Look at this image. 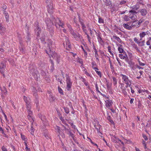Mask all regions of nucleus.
Here are the masks:
<instances>
[{"label": "nucleus", "mask_w": 151, "mask_h": 151, "mask_svg": "<svg viewBox=\"0 0 151 151\" xmlns=\"http://www.w3.org/2000/svg\"><path fill=\"white\" fill-rule=\"evenodd\" d=\"M86 34L87 35L88 39L89 42H90V43H91V38H90L89 36L87 34Z\"/></svg>", "instance_id": "obj_48"}, {"label": "nucleus", "mask_w": 151, "mask_h": 151, "mask_svg": "<svg viewBox=\"0 0 151 151\" xmlns=\"http://www.w3.org/2000/svg\"><path fill=\"white\" fill-rule=\"evenodd\" d=\"M21 138L24 141V142H27V139L26 137H25V136L22 134L21 135Z\"/></svg>", "instance_id": "obj_33"}, {"label": "nucleus", "mask_w": 151, "mask_h": 151, "mask_svg": "<svg viewBox=\"0 0 151 151\" xmlns=\"http://www.w3.org/2000/svg\"><path fill=\"white\" fill-rule=\"evenodd\" d=\"M113 81L114 84V85H116L117 83L116 79L115 77H113Z\"/></svg>", "instance_id": "obj_36"}, {"label": "nucleus", "mask_w": 151, "mask_h": 151, "mask_svg": "<svg viewBox=\"0 0 151 151\" xmlns=\"http://www.w3.org/2000/svg\"><path fill=\"white\" fill-rule=\"evenodd\" d=\"M123 25L125 28L127 29L131 30L132 29L131 23H128L127 24H124Z\"/></svg>", "instance_id": "obj_10"}, {"label": "nucleus", "mask_w": 151, "mask_h": 151, "mask_svg": "<svg viewBox=\"0 0 151 151\" xmlns=\"http://www.w3.org/2000/svg\"><path fill=\"white\" fill-rule=\"evenodd\" d=\"M55 98L54 97L52 96V95H50V101H53L54 100Z\"/></svg>", "instance_id": "obj_41"}, {"label": "nucleus", "mask_w": 151, "mask_h": 151, "mask_svg": "<svg viewBox=\"0 0 151 151\" xmlns=\"http://www.w3.org/2000/svg\"><path fill=\"white\" fill-rule=\"evenodd\" d=\"M0 131L1 132V133L2 134H4V131L2 128L1 127H0Z\"/></svg>", "instance_id": "obj_56"}, {"label": "nucleus", "mask_w": 151, "mask_h": 151, "mask_svg": "<svg viewBox=\"0 0 151 151\" xmlns=\"http://www.w3.org/2000/svg\"><path fill=\"white\" fill-rule=\"evenodd\" d=\"M99 22L100 23H104V20L101 18L99 17Z\"/></svg>", "instance_id": "obj_37"}, {"label": "nucleus", "mask_w": 151, "mask_h": 151, "mask_svg": "<svg viewBox=\"0 0 151 151\" xmlns=\"http://www.w3.org/2000/svg\"><path fill=\"white\" fill-rule=\"evenodd\" d=\"M70 136L73 138V139H74V135L71 132H70Z\"/></svg>", "instance_id": "obj_57"}, {"label": "nucleus", "mask_w": 151, "mask_h": 151, "mask_svg": "<svg viewBox=\"0 0 151 151\" xmlns=\"http://www.w3.org/2000/svg\"><path fill=\"white\" fill-rule=\"evenodd\" d=\"M52 22H51L49 19H47L46 20L45 22L47 24V29H50V32L51 35H52L53 32V30L51 26L52 24H55L56 27H61L62 28L64 27V25L62 22H61L60 20L58 18L55 19L54 17H52Z\"/></svg>", "instance_id": "obj_1"}, {"label": "nucleus", "mask_w": 151, "mask_h": 151, "mask_svg": "<svg viewBox=\"0 0 151 151\" xmlns=\"http://www.w3.org/2000/svg\"><path fill=\"white\" fill-rule=\"evenodd\" d=\"M5 66L3 63H1L0 65V72L4 76V68Z\"/></svg>", "instance_id": "obj_11"}, {"label": "nucleus", "mask_w": 151, "mask_h": 151, "mask_svg": "<svg viewBox=\"0 0 151 151\" xmlns=\"http://www.w3.org/2000/svg\"><path fill=\"white\" fill-rule=\"evenodd\" d=\"M60 132L61 133V134H60V135L62 136V137H63V138L64 137L65 135H64V134L63 133V132H61V131H60Z\"/></svg>", "instance_id": "obj_54"}, {"label": "nucleus", "mask_w": 151, "mask_h": 151, "mask_svg": "<svg viewBox=\"0 0 151 151\" xmlns=\"http://www.w3.org/2000/svg\"><path fill=\"white\" fill-rule=\"evenodd\" d=\"M146 43L147 45H150V41L148 40L146 42Z\"/></svg>", "instance_id": "obj_53"}, {"label": "nucleus", "mask_w": 151, "mask_h": 151, "mask_svg": "<svg viewBox=\"0 0 151 151\" xmlns=\"http://www.w3.org/2000/svg\"><path fill=\"white\" fill-rule=\"evenodd\" d=\"M38 116L40 118H41V119L43 121V122L46 123V120L45 119V117L44 115L40 114H38Z\"/></svg>", "instance_id": "obj_18"}, {"label": "nucleus", "mask_w": 151, "mask_h": 151, "mask_svg": "<svg viewBox=\"0 0 151 151\" xmlns=\"http://www.w3.org/2000/svg\"><path fill=\"white\" fill-rule=\"evenodd\" d=\"M2 151H8L7 149L4 146H3L2 147Z\"/></svg>", "instance_id": "obj_46"}, {"label": "nucleus", "mask_w": 151, "mask_h": 151, "mask_svg": "<svg viewBox=\"0 0 151 151\" xmlns=\"http://www.w3.org/2000/svg\"><path fill=\"white\" fill-rule=\"evenodd\" d=\"M121 76H122L123 82L127 85L126 87L127 88L128 86H130L131 84L132 81L129 80L128 77L126 75L122 74Z\"/></svg>", "instance_id": "obj_5"}, {"label": "nucleus", "mask_w": 151, "mask_h": 151, "mask_svg": "<svg viewBox=\"0 0 151 151\" xmlns=\"http://www.w3.org/2000/svg\"><path fill=\"white\" fill-rule=\"evenodd\" d=\"M119 58L122 59H125L126 61L127 62L128 61V60L127 59V56L126 55H123L122 54H119Z\"/></svg>", "instance_id": "obj_16"}, {"label": "nucleus", "mask_w": 151, "mask_h": 151, "mask_svg": "<svg viewBox=\"0 0 151 151\" xmlns=\"http://www.w3.org/2000/svg\"><path fill=\"white\" fill-rule=\"evenodd\" d=\"M108 51L110 53V54L112 56H113V54L112 53V52H111V48L109 46L108 47Z\"/></svg>", "instance_id": "obj_34"}, {"label": "nucleus", "mask_w": 151, "mask_h": 151, "mask_svg": "<svg viewBox=\"0 0 151 151\" xmlns=\"http://www.w3.org/2000/svg\"><path fill=\"white\" fill-rule=\"evenodd\" d=\"M81 24L82 26V28L84 32L86 34H87V31L85 29V26L84 24L81 22Z\"/></svg>", "instance_id": "obj_28"}, {"label": "nucleus", "mask_w": 151, "mask_h": 151, "mask_svg": "<svg viewBox=\"0 0 151 151\" xmlns=\"http://www.w3.org/2000/svg\"><path fill=\"white\" fill-rule=\"evenodd\" d=\"M143 137L145 140H147L148 139L147 137L144 134L143 135Z\"/></svg>", "instance_id": "obj_51"}, {"label": "nucleus", "mask_w": 151, "mask_h": 151, "mask_svg": "<svg viewBox=\"0 0 151 151\" xmlns=\"http://www.w3.org/2000/svg\"><path fill=\"white\" fill-rule=\"evenodd\" d=\"M27 109V113L28 114L27 118L29 121L32 122V124L34 122V118L32 116V112L30 110L31 109V106L30 102L28 103V104H26Z\"/></svg>", "instance_id": "obj_3"}, {"label": "nucleus", "mask_w": 151, "mask_h": 151, "mask_svg": "<svg viewBox=\"0 0 151 151\" xmlns=\"http://www.w3.org/2000/svg\"><path fill=\"white\" fill-rule=\"evenodd\" d=\"M121 88L122 90V92L124 95H126L127 94V92L126 91V89L125 87L124 86H121Z\"/></svg>", "instance_id": "obj_24"}, {"label": "nucleus", "mask_w": 151, "mask_h": 151, "mask_svg": "<svg viewBox=\"0 0 151 151\" xmlns=\"http://www.w3.org/2000/svg\"><path fill=\"white\" fill-rule=\"evenodd\" d=\"M146 92L147 93H149V92L147 90H146L145 89H141L138 91V92L139 93H142V92Z\"/></svg>", "instance_id": "obj_27"}, {"label": "nucleus", "mask_w": 151, "mask_h": 151, "mask_svg": "<svg viewBox=\"0 0 151 151\" xmlns=\"http://www.w3.org/2000/svg\"><path fill=\"white\" fill-rule=\"evenodd\" d=\"M5 31V29L4 28L0 30V33L1 35H3Z\"/></svg>", "instance_id": "obj_38"}, {"label": "nucleus", "mask_w": 151, "mask_h": 151, "mask_svg": "<svg viewBox=\"0 0 151 151\" xmlns=\"http://www.w3.org/2000/svg\"><path fill=\"white\" fill-rule=\"evenodd\" d=\"M116 142L117 141H119L122 144H124L123 142L122 141H121L120 140H119V139H116Z\"/></svg>", "instance_id": "obj_58"}, {"label": "nucleus", "mask_w": 151, "mask_h": 151, "mask_svg": "<svg viewBox=\"0 0 151 151\" xmlns=\"http://www.w3.org/2000/svg\"><path fill=\"white\" fill-rule=\"evenodd\" d=\"M35 34L37 36H39L40 33L41 31L40 30V29L38 26H37L36 28L35 29Z\"/></svg>", "instance_id": "obj_13"}, {"label": "nucleus", "mask_w": 151, "mask_h": 151, "mask_svg": "<svg viewBox=\"0 0 151 151\" xmlns=\"http://www.w3.org/2000/svg\"><path fill=\"white\" fill-rule=\"evenodd\" d=\"M1 111L2 114L4 115L5 119L6 120H7V116H6V115L4 113V111L2 110L1 109Z\"/></svg>", "instance_id": "obj_43"}, {"label": "nucleus", "mask_w": 151, "mask_h": 151, "mask_svg": "<svg viewBox=\"0 0 151 151\" xmlns=\"http://www.w3.org/2000/svg\"><path fill=\"white\" fill-rule=\"evenodd\" d=\"M146 34L147 32H142V33H140L139 34V36L140 37V40H142V38L144 37Z\"/></svg>", "instance_id": "obj_21"}, {"label": "nucleus", "mask_w": 151, "mask_h": 151, "mask_svg": "<svg viewBox=\"0 0 151 151\" xmlns=\"http://www.w3.org/2000/svg\"><path fill=\"white\" fill-rule=\"evenodd\" d=\"M23 99L26 104L30 102V99L29 98L26 97L25 96H23Z\"/></svg>", "instance_id": "obj_22"}, {"label": "nucleus", "mask_w": 151, "mask_h": 151, "mask_svg": "<svg viewBox=\"0 0 151 151\" xmlns=\"http://www.w3.org/2000/svg\"><path fill=\"white\" fill-rule=\"evenodd\" d=\"M134 41L137 43H138L139 41L138 40V39H137L135 37L134 38Z\"/></svg>", "instance_id": "obj_47"}, {"label": "nucleus", "mask_w": 151, "mask_h": 151, "mask_svg": "<svg viewBox=\"0 0 151 151\" xmlns=\"http://www.w3.org/2000/svg\"><path fill=\"white\" fill-rule=\"evenodd\" d=\"M58 90L59 92L61 94H63V91L61 88L58 87Z\"/></svg>", "instance_id": "obj_39"}, {"label": "nucleus", "mask_w": 151, "mask_h": 151, "mask_svg": "<svg viewBox=\"0 0 151 151\" xmlns=\"http://www.w3.org/2000/svg\"><path fill=\"white\" fill-rule=\"evenodd\" d=\"M126 3V1H122L120 2V4L121 5H122L123 4H125Z\"/></svg>", "instance_id": "obj_60"}, {"label": "nucleus", "mask_w": 151, "mask_h": 151, "mask_svg": "<svg viewBox=\"0 0 151 151\" xmlns=\"http://www.w3.org/2000/svg\"><path fill=\"white\" fill-rule=\"evenodd\" d=\"M134 101V99H132L130 100V103L131 104H132L133 103Z\"/></svg>", "instance_id": "obj_61"}, {"label": "nucleus", "mask_w": 151, "mask_h": 151, "mask_svg": "<svg viewBox=\"0 0 151 151\" xmlns=\"http://www.w3.org/2000/svg\"><path fill=\"white\" fill-rule=\"evenodd\" d=\"M77 61L79 62V63H80L81 64H82L83 63V61H82V60L81 59H79V58H78L77 60Z\"/></svg>", "instance_id": "obj_45"}, {"label": "nucleus", "mask_w": 151, "mask_h": 151, "mask_svg": "<svg viewBox=\"0 0 151 151\" xmlns=\"http://www.w3.org/2000/svg\"><path fill=\"white\" fill-rule=\"evenodd\" d=\"M4 28H5L3 27L2 26V25L1 24H0V30H1V29H3Z\"/></svg>", "instance_id": "obj_63"}, {"label": "nucleus", "mask_w": 151, "mask_h": 151, "mask_svg": "<svg viewBox=\"0 0 151 151\" xmlns=\"http://www.w3.org/2000/svg\"><path fill=\"white\" fill-rule=\"evenodd\" d=\"M106 2H105L106 4V6H109L111 4V2L110 0H106Z\"/></svg>", "instance_id": "obj_35"}, {"label": "nucleus", "mask_w": 151, "mask_h": 151, "mask_svg": "<svg viewBox=\"0 0 151 151\" xmlns=\"http://www.w3.org/2000/svg\"><path fill=\"white\" fill-rule=\"evenodd\" d=\"M139 65L141 66H143L145 65V64L144 63H143L142 62H140V61H139Z\"/></svg>", "instance_id": "obj_55"}, {"label": "nucleus", "mask_w": 151, "mask_h": 151, "mask_svg": "<svg viewBox=\"0 0 151 151\" xmlns=\"http://www.w3.org/2000/svg\"><path fill=\"white\" fill-rule=\"evenodd\" d=\"M132 28H133L135 27H138L139 24L138 22H133L132 24H131Z\"/></svg>", "instance_id": "obj_19"}, {"label": "nucleus", "mask_w": 151, "mask_h": 151, "mask_svg": "<svg viewBox=\"0 0 151 151\" xmlns=\"http://www.w3.org/2000/svg\"><path fill=\"white\" fill-rule=\"evenodd\" d=\"M129 18L132 20H134L137 17L136 14L137 12L134 10H132L129 11Z\"/></svg>", "instance_id": "obj_7"}, {"label": "nucleus", "mask_w": 151, "mask_h": 151, "mask_svg": "<svg viewBox=\"0 0 151 151\" xmlns=\"http://www.w3.org/2000/svg\"><path fill=\"white\" fill-rule=\"evenodd\" d=\"M66 47L67 49L70 48L71 47L70 42L68 37H65Z\"/></svg>", "instance_id": "obj_9"}, {"label": "nucleus", "mask_w": 151, "mask_h": 151, "mask_svg": "<svg viewBox=\"0 0 151 151\" xmlns=\"http://www.w3.org/2000/svg\"><path fill=\"white\" fill-rule=\"evenodd\" d=\"M113 39L116 40L118 42L122 44V43H121L122 42V41L119 37H118L115 36H113Z\"/></svg>", "instance_id": "obj_23"}, {"label": "nucleus", "mask_w": 151, "mask_h": 151, "mask_svg": "<svg viewBox=\"0 0 151 151\" xmlns=\"http://www.w3.org/2000/svg\"><path fill=\"white\" fill-rule=\"evenodd\" d=\"M41 40L43 43L44 44L45 43V40L44 38L42 37L41 38Z\"/></svg>", "instance_id": "obj_50"}, {"label": "nucleus", "mask_w": 151, "mask_h": 151, "mask_svg": "<svg viewBox=\"0 0 151 151\" xmlns=\"http://www.w3.org/2000/svg\"><path fill=\"white\" fill-rule=\"evenodd\" d=\"M48 47L49 49L48 51L46 50V52L49 55H50L52 57L57 60V62L59 63L58 61V58H59V56L56 53H55L52 50L51 51V47L50 45H52V42L50 40H49L48 41Z\"/></svg>", "instance_id": "obj_2"}, {"label": "nucleus", "mask_w": 151, "mask_h": 151, "mask_svg": "<svg viewBox=\"0 0 151 151\" xmlns=\"http://www.w3.org/2000/svg\"><path fill=\"white\" fill-rule=\"evenodd\" d=\"M129 17L128 16L126 15H124L123 16V18L126 21H128L129 20Z\"/></svg>", "instance_id": "obj_30"}, {"label": "nucleus", "mask_w": 151, "mask_h": 151, "mask_svg": "<svg viewBox=\"0 0 151 151\" xmlns=\"http://www.w3.org/2000/svg\"><path fill=\"white\" fill-rule=\"evenodd\" d=\"M3 10H5L6 9L7 6L5 5H4L3 6Z\"/></svg>", "instance_id": "obj_59"}, {"label": "nucleus", "mask_w": 151, "mask_h": 151, "mask_svg": "<svg viewBox=\"0 0 151 151\" xmlns=\"http://www.w3.org/2000/svg\"><path fill=\"white\" fill-rule=\"evenodd\" d=\"M67 26L69 29L70 33L76 40H78L81 38V36L78 32H75L72 29L70 24H67Z\"/></svg>", "instance_id": "obj_4"}, {"label": "nucleus", "mask_w": 151, "mask_h": 151, "mask_svg": "<svg viewBox=\"0 0 151 151\" xmlns=\"http://www.w3.org/2000/svg\"><path fill=\"white\" fill-rule=\"evenodd\" d=\"M108 119L109 121L111 123H113V121L111 119H110V116H109L108 117Z\"/></svg>", "instance_id": "obj_44"}, {"label": "nucleus", "mask_w": 151, "mask_h": 151, "mask_svg": "<svg viewBox=\"0 0 151 151\" xmlns=\"http://www.w3.org/2000/svg\"><path fill=\"white\" fill-rule=\"evenodd\" d=\"M56 130H57V131L60 134H61V133L60 132V128L59 127L57 126L56 127Z\"/></svg>", "instance_id": "obj_40"}, {"label": "nucleus", "mask_w": 151, "mask_h": 151, "mask_svg": "<svg viewBox=\"0 0 151 151\" xmlns=\"http://www.w3.org/2000/svg\"><path fill=\"white\" fill-rule=\"evenodd\" d=\"M64 109L66 113L68 114L69 113V110L68 108H64Z\"/></svg>", "instance_id": "obj_42"}, {"label": "nucleus", "mask_w": 151, "mask_h": 151, "mask_svg": "<svg viewBox=\"0 0 151 151\" xmlns=\"http://www.w3.org/2000/svg\"><path fill=\"white\" fill-rule=\"evenodd\" d=\"M116 59H117V61L118 62V64H119V65L120 66H121L122 65L121 64L120 62L119 61V59L117 58Z\"/></svg>", "instance_id": "obj_62"}, {"label": "nucleus", "mask_w": 151, "mask_h": 151, "mask_svg": "<svg viewBox=\"0 0 151 151\" xmlns=\"http://www.w3.org/2000/svg\"><path fill=\"white\" fill-rule=\"evenodd\" d=\"M147 98L150 100H151V95H149Z\"/></svg>", "instance_id": "obj_64"}, {"label": "nucleus", "mask_w": 151, "mask_h": 151, "mask_svg": "<svg viewBox=\"0 0 151 151\" xmlns=\"http://www.w3.org/2000/svg\"><path fill=\"white\" fill-rule=\"evenodd\" d=\"M1 92V96H4V95H5L6 94L7 91L5 87H3L2 88H1L0 90Z\"/></svg>", "instance_id": "obj_14"}, {"label": "nucleus", "mask_w": 151, "mask_h": 151, "mask_svg": "<svg viewBox=\"0 0 151 151\" xmlns=\"http://www.w3.org/2000/svg\"><path fill=\"white\" fill-rule=\"evenodd\" d=\"M121 45H119L118 48V50L120 53H122L124 51L123 49L121 47Z\"/></svg>", "instance_id": "obj_29"}, {"label": "nucleus", "mask_w": 151, "mask_h": 151, "mask_svg": "<svg viewBox=\"0 0 151 151\" xmlns=\"http://www.w3.org/2000/svg\"><path fill=\"white\" fill-rule=\"evenodd\" d=\"M66 82L67 84V89L68 90H69L72 84V82L71 81L70 79L69 76L66 75Z\"/></svg>", "instance_id": "obj_6"}, {"label": "nucleus", "mask_w": 151, "mask_h": 151, "mask_svg": "<svg viewBox=\"0 0 151 151\" xmlns=\"http://www.w3.org/2000/svg\"><path fill=\"white\" fill-rule=\"evenodd\" d=\"M141 14L143 15L144 16L146 15V14L147 12V11L145 9H142L141 10L140 12Z\"/></svg>", "instance_id": "obj_26"}, {"label": "nucleus", "mask_w": 151, "mask_h": 151, "mask_svg": "<svg viewBox=\"0 0 151 151\" xmlns=\"http://www.w3.org/2000/svg\"><path fill=\"white\" fill-rule=\"evenodd\" d=\"M144 20L143 19H140L139 22H138V24H139V25L140 24L142 23L143 22Z\"/></svg>", "instance_id": "obj_52"}, {"label": "nucleus", "mask_w": 151, "mask_h": 151, "mask_svg": "<svg viewBox=\"0 0 151 151\" xmlns=\"http://www.w3.org/2000/svg\"><path fill=\"white\" fill-rule=\"evenodd\" d=\"M97 39L99 43H100L101 44H102L103 42V40L100 36V34L99 33H98V34Z\"/></svg>", "instance_id": "obj_20"}, {"label": "nucleus", "mask_w": 151, "mask_h": 151, "mask_svg": "<svg viewBox=\"0 0 151 151\" xmlns=\"http://www.w3.org/2000/svg\"><path fill=\"white\" fill-rule=\"evenodd\" d=\"M24 143L25 144V149L26 151H29L30 150V148H29L28 147L27 144V142H24Z\"/></svg>", "instance_id": "obj_31"}, {"label": "nucleus", "mask_w": 151, "mask_h": 151, "mask_svg": "<svg viewBox=\"0 0 151 151\" xmlns=\"http://www.w3.org/2000/svg\"><path fill=\"white\" fill-rule=\"evenodd\" d=\"M30 122L31 123V127L30 129L29 130V131L30 132L31 134H32V135H33L34 134V131L35 130V129L33 127V123H32V122H31L30 121Z\"/></svg>", "instance_id": "obj_15"}, {"label": "nucleus", "mask_w": 151, "mask_h": 151, "mask_svg": "<svg viewBox=\"0 0 151 151\" xmlns=\"http://www.w3.org/2000/svg\"><path fill=\"white\" fill-rule=\"evenodd\" d=\"M88 138L90 140V141H91V143L92 144H93L94 145H95L97 147H98L97 144H96L94 143L92 141L91 139L90 138Z\"/></svg>", "instance_id": "obj_49"}, {"label": "nucleus", "mask_w": 151, "mask_h": 151, "mask_svg": "<svg viewBox=\"0 0 151 151\" xmlns=\"http://www.w3.org/2000/svg\"><path fill=\"white\" fill-rule=\"evenodd\" d=\"M93 69L95 70V71L96 72V73L97 74L101 76V74L100 71H99L98 70V68L96 67H93Z\"/></svg>", "instance_id": "obj_25"}, {"label": "nucleus", "mask_w": 151, "mask_h": 151, "mask_svg": "<svg viewBox=\"0 0 151 151\" xmlns=\"http://www.w3.org/2000/svg\"><path fill=\"white\" fill-rule=\"evenodd\" d=\"M4 14L5 15L6 21L7 22H9V16L8 13L6 11H4Z\"/></svg>", "instance_id": "obj_17"}, {"label": "nucleus", "mask_w": 151, "mask_h": 151, "mask_svg": "<svg viewBox=\"0 0 151 151\" xmlns=\"http://www.w3.org/2000/svg\"><path fill=\"white\" fill-rule=\"evenodd\" d=\"M95 57L97 60H99V56L97 53V51L96 49H95Z\"/></svg>", "instance_id": "obj_32"}, {"label": "nucleus", "mask_w": 151, "mask_h": 151, "mask_svg": "<svg viewBox=\"0 0 151 151\" xmlns=\"http://www.w3.org/2000/svg\"><path fill=\"white\" fill-rule=\"evenodd\" d=\"M95 122H96V123H95L94 124V127L96 128V129H97L98 132H100V125L97 123V120H94Z\"/></svg>", "instance_id": "obj_12"}, {"label": "nucleus", "mask_w": 151, "mask_h": 151, "mask_svg": "<svg viewBox=\"0 0 151 151\" xmlns=\"http://www.w3.org/2000/svg\"><path fill=\"white\" fill-rule=\"evenodd\" d=\"M105 101V105L106 106L107 108L109 107L112 104V102L111 100H110L107 96H104Z\"/></svg>", "instance_id": "obj_8"}]
</instances>
